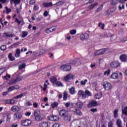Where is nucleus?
Here are the masks:
<instances>
[{"label":"nucleus","mask_w":127,"mask_h":127,"mask_svg":"<svg viewBox=\"0 0 127 127\" xmlns=\"http://www.w3.org/2000/svg\"><path fill=\"white\" fill-rule=\"evenodd\" d=\"M59 115L63 118V120L64 122L68 123V122H70L71 121V116L69 115L68 111L66 109L61 110L59 112Z\"/></svg>","instance_id":"nucleus-1"},{"label":"nucleus","mask_w":127,"mask_h":127,"mask_svg":"<svg viewBox=\"0 0 127 127\" xmlns=\"http://www.w3.org/2000/svg\"><path fill=\"white\" fill-rule=\"evenodd\" d=\"M21 123L23 127H28L32 124V121L29 119H25L22 120Z\"/></svg>","instance_id":"nucleus-2"},{"label":"nucleus","mask_w":127,"mask_h":127,"mask_svg":"<svg viewBox=\"0 0 127 127\" xmlns=\"http://www.w3.org/2000/svg\"><path fill=\"white\" fill-rule=\"evenodd\" d=\"M72 69V67L70 65L63 64L61 66V69L66 72H69Z\"/></svg>","instance_id":"nucleus-3"},{"label":"nucleus","mask_w":127,"mask_h":127,"mask_svg":"<svg viewBox=\"0 0 127 127\" xmlns=\"http://www.w3.org/2000/svg\"><path fill=\"white\" fill-rule=\"evenodd\" d=\"M89 34L87 33L83 34L81 33L80 35L79 38L81 41H84V40H88L89 39Z\"/></svg>","instance_id":"nucleus-4"},{"label":"nucleus","mask_w":127,"mask_h":127,"mask_svg":"<svg viewBox=\"0 0 127 127\" xmlns=\"http://www.w3.org/2000/svg\"><path fill=\"white\" fill-rule=\"evenodd\" d=\"M110 66L111 68H118V67H120V66H121V64L119 61H115L111 63Z\"/></svg>","instance_id":"nucleus-5"},{"label":"nucleus","mask_w":127,"mask_h":127,"mask_svg":"<svg viewBox=\"0 0 127 127\" xmlns=\"http://www.w3.org/2000/svg\"><path fill=\"white\" fill-rule=\"evenodd\" d=\"M101 104H99V103H97V101L95 100H92L87 105L88 108H92V107H97V106H100Z\"/></svg>","instance_id":"nucleus-6"},{"label":"nucleus","mask_w":127,"mask_h":127,"mask_svg":"<svg viewBox=\"0 0 127 127\" xmlns=\"http://www.w3.org/2000/svg\"><path fill=\"white\" fill-rule=\"evenodd\" d=\"M103 86L106 91H110L112 89V84L109 82L103 83Z\"/></svg>","instance_id":"nucleus-7"},{"label":"nucleus","mask_w":127,"mask_h":127,"mask_svg":"<svg viewBox=\"0 0 127 127\" xmlns=\"http://www.w3.org/2000/svg\"><path fill=\"white\" fill-rule=\"evenodd\" d=\"M73 78H74V75L69 74L64 76V81H65V82H70V81H71V80H72Z\"/></svg>","instance_id":"nucleus-8"},{"label":"nucleus","mask_w":127,"mask_h":127,"mask_svg":"<svg viewBox=\"0 0 127 127\" xmlns=\"http://www.w3.org/2000/svg\"><path fill=\"white\" fill-rule=\"evenodd\" d=\"M20 88V86H19L18 85H15L11 87H9L7 89V91L12 92V91H14V90H18V89H19Z\"/></svg>","instance_id":"nucleus-9"},{"label":"nucleus","mask_w":127,"mask_h":127,"mask_svg":"<svg viewBox=\"0 0 127 127\" xmlns=\"http://www.w3.org/2000/svg\"><path fill=\"white\" fill-rule=\"evenodd\" d=\"M106 50H107V49H104L102 51V50H99L95 53V56H98L99 55H104L106 52Z\"/></svg>","instance_id":"nucleus-10"},{"label":"nucleus","mask_w":127,"mask_h":127,"mask_svg":"<svg viewBox=\"0 0 127 127\" xmlns=\"http://www.w3.org/2000/svg\"><path fill=\"white\" fill-rule=\"evenodd\" d=\"M49 121H52V122H57L59 120V117L58 116H50L48 117Z\"/></svg>","instance_id":"nucleus-11"},{"label":"nucleus","mask_w":127,"mask_h":127,"mask_svg":"<svg viewBox=\"0 0 127 127\" xmlns=\"http://www.w3.org/2000/svg\"><path fill=\"white\" fill-rule=\"evenodd\" d=\"M23 77L21 76H18L16 79H14L12 80L11 85H13V83H17L19 82V81H21L22 80Z\"/></svg>","instance_id":"nucleus-12"},{"label":"nucleus","mask_w":127,"mask_h":127,"mask_svg":"<svg viewBox=\"0 0 127 127\" xmlns=\"http://www.w3.org/2000/svg\"><path fill=\"white\" fill-rule=\"evenodd\" d=\"M13 118L14 120H19L22 118V114L19 112H17L13 115Z\"/></svg>","instance_id":"nucleus-13"},{"label":"nucleus","mask_w":127,"mask_h":127,"mask_svg":"<svg viewBox=\"0 0 127 127\" xmlns=\"http://www.w3.org/2000/svg\"><path fill=\"white\" fill-rule=\"evenodd\" d=\"M4 103L8 105H13L15 103V100L13 99H6L4 100Z\"/></svg>","instance_id":"nucleus-14"},{"label":"nucleus","mask_w":127,"mask_h":127,"mask_svg":"<svg viewBox=\"0 0 127 127\" xmlns=\"http://www.w3.org/2000/svg\"><path fill=\"white\" fill-rule=\"evenodd\" d=\"M83 105L84 104L82 102H78L75 104L77 109H78L79 110H81V109L83 108Z\"/></svg>","instance_id":"nucleus-15"},{"label":"nucleus","mask_w":127,"mask_h":127,"mask_svg":"<svg viewBox=\"0 0 127 127\" xmlns=\"http://www.w3.org/2000/svg\"><path fill=\"white\" fill-rule=\"evenodd\" d=\"M35 121H37V122H39L40 121H42L43 120H44V116L41 115H38L36 117H35Z\"/></svg>","instance_id":"nucleus-16"},{"label":"nucleus","mask_w":127,"mask_h":127,"mask_svg":"<svg viewBox=\"0 0 127 127\" xmlns=\"http://www.w3.org/2000/svg\"><path fill=\"white\" fill-rule=\"evenodd\" d=\"M120 59L122 62H127V57L126 55H121L120 57Z\"/></svg>","instance_id":"nucleus-17"},{"label":"nucleus","mask_w":127,"mask_h":127,"mask_svg":"<svg viewBox=\"0 0 127 127\" xmlns=\"http://www.w3.org/2000/svg\"><path fill=\"white\" fill-rule=\"evenodd\" d=\"M19 111V107L16 105H14L12 107H11V111L15 112H18Z\"/></svg>","instance_id":"nucleus-18"},{"label":"nucleus","mask_w":127,"mask_h":127,"mask_svg":"<svg viewBox=\"0 0 127 127\" xmlns=\"http://www.w3.org/2000/svg\"><path fill=\"white\" fill-rule=\"evenodd\" d=\"M53 5V4L52 2L43 3V6H44V7H50V6H52Z\"/></svg>","instance_id":"nucleus-19"},{"label":"nucleus","mask_w":127,"mask_h":127,"mask_svg":"<svg viewBox=\"0 0 127 127\" xmlns=\"http://www.w3.org/2000/svg\"><path fill=\"white\" fill-rule=\"evenodd\" d=\"M39 127H48V123L46 122H41L39 124Z\"/></svg>","instance_id":"nucleus-20"},{"label":"nucleus","mask_w":127,"mask_h":127,"mask_svg":"<svg viewBox=\"0 0 127 127\" xmlns=\"http://www.w3.org/2000/svg\"><path fill=\"white\" fill-rule=\"evenodd\" d=\"M96 5H98V2H95L93 4H91L88 6L87 8L88 10H91V9H93V8L95 7Z\"/></svg>","instance_id":"nucleus-21"},{"label":"nucleus","mask_w":127,"mask_h":127,"mask_svg":"<svg viewBox=\"0 0 127 127\" xmlns=\"http://www.w3.org/2000/svg\"><path fill=\"white\" fill-rule=\"evenodd\" d=\"M50 81L52 84H56V82H57V77L53 76L50 78Z\"/></svg>","instance_id":"nucleus-22"},{"label":"nucleus","mask_w":127,"mask_h":127,"mask_svg":"<svg viewBox=\"0 0 127 127\" xmlns=\"http://www.w3.org/2000/svg\"><path fill=\"white\" fill-rule=\"evenodd\" d=\"M74 113L75 115H77V116H82L83 115V114L82 113V112H81V110H80L79 109H75V111H74Z\"/></svg>","instance_id":"nucleus-23"},{"label":"nucleus","mask_w":127,"mask_h":127,"mask_svg":"<svg viewBox=\"0 0 127 127\" xmlns=\"http://www.w3.org/2000/svg\"><path fill=\"white\" fill-rule=\"evenodd\" d=\"M121 1L120 0H112L111 1V4L112 5H117L118 3H120Z\"/></svg>","instance_id":"nucleus-24"},{"label":"nucleus","mask_w":127,"mask_h":127,"mask_svg":"<svg viewBox=\"0 0 127 127\" xmlns=\"http://www.w3.org/2000/svg\"><path fill=\"white\" fill-rule=\"evenodd\" d=\"M15 56L16 58H18V57H20V50H19V49H17L16 50Z\"/></svg>","instance_id":"nucleus-25"},{"label":"nucleus","mask_w":127,"mask_h":127,"mask_svg":"<svg viewBox=\"0 0 127 127\" xmlns=\"http://www.w3.org/2000/svg\"><path fill=\"white\" fill-rule=\"evenodd\" d=\"M111 78L112 79H119V75L118 73L114 72L111 75Z\"/></svg>","instance_id":"nucleus-26"},{"label":"nucleus","mask_w":127,"mask_h":127,"mask_svg":"<svg viewBox=\"0 0 127 127\" xmlns=\"http://www.w3.org/2000/svg\"><path fill=\"white\" fill-rule=\"evenodd\" d=\"M102 97H103V94L101 93H98L95 95V99L98 100H100Z\"/></svg>","instance_id":"nucleus-27"},{"label":"nucleus","mask_w":127,"mask_h":127,"mask_svg":"<svg viewBox=\"0 0 127 127\" xmlns=\"http://www.w3.org/2000/svg\"><path fill=\"white\" fill-rule=\"evenodd\" d=\"M64 3H65V2H64V1H59L58 2H57V3H55L54 4V5H57V6H59L60 5H62V4H64Z\"/></svg>","instance_id":"nucleus-28"},{"label":"nucleus","mask_w":127,"mask_h":127,"mask_svg":"<svg viewBox=\"0 0 127 127\" xmlns=\"http://www.w3.org/2000/svg\"><path fill=\"white\" fill-rule=\"evenodd\" d=\"M77 62H78V60H71L69 62V64L70 65H76L77 64Z\"/></svg>","instance_id":"nucleus-29"},{"label":"nucleus","mask_w":127,"mask_h":127,"mask_svg":"<svg viewBox=\"0 0 127 127\" xmlns=\"http://www.w3.org/2000/svg\"><path fill=\"white\" fill-rule=\"evenodd\" d=\"M55 84L57 87H64L63 83L61 81H57Z\"/></svg>","instance_id":"nucleus-30"},{"label":"nucleus","mask_w":127,"mask_h":127,"mask_svg":"<svg viewBox=\"0 0 127 127\" xmlns=\"http://www.w3.org/2000/svg\"><path fill=\"white\" fill-rule=\"evenodd\" d=\"M51 106L53 109L57 108V107H58V103L57 102H54L53 103L51 104Z\"/></svg>","instance_id":"nucleus-31"},{"label":"nucleus","mask_w":127,"mask_h":127,"mask_svg":"<svg viewBox=\"0 0 127 127\" xmlns=\"http://www.w3.org/2000/svg\"><path fill=\"white\" fill-rule=\"evenodd\" d=\"M67 98H68V93H67V92L64 91V96H63L64 101H66L67 100Z\"/></svg>","instance_id":"nucleus-32"},{"label":"nucleus","mask_w":127,"mask_h":127,"mask_svg":"<svg viewBox=\"0 0 127 127\" xmlns=\"http://www.w3.org/2000/svg\"><path fill=\"white\" fill-rule=\"evenodd\" d=\"M69 93L71 95H74L75 94V88L72 87L69 89Z\"/></svg>","instance_id":"nucleus-33"},{"label":"nucleus","mask_w":127,"mask_h":127,"mask_svg":"<svg viewBox=\"0 0 127 127\" xmlns=\"http://www.w3.org/2000/svg\"><path fill=\"white\" fill-rule=\"evenodd\" d=\"M8 57L10 61H14V60H15V59L12 57V54H11V53L9 54Z\"/></svg>","instance_id":"nucleus-34"},{"label":"nucleus","mask_w":127,"mask_h":127,"mask_svg":"<svg viewBox=\"0 0 127 127\" xmlns=\"http://www.w3.org/2000/svg\"><path fill=\"white\" fill-rule=\"evenodd\" d=\"M118 113H119V109H115L114 112V118L115 119L118 118Z\"/></svg>","instance_id":"nucleus-35"},{"label":"nucleus","mask_w":127,"mask_h":127,"mask_svg":"<svg viewBox=\"0 0 127 127\" xmlns=\"http://www.w3.org/2000/svg\"><path fill=\"white\" fill-rule=\"evenodd\" d=\"M12 2H13L14 4H19L20 3V0H10Z\"/></svg>","instance_id":"nucleus-36"},{"label":"nucleus","mask_w":127,"mask_h":127,"mask_svg":"<svg viewBox=\"0 0 127 127\" xmlns=\"http://www.w3.org/2000/svg\"><path fill=\"white\" fill-rule=\"evenodd\" d=\"M86 83H88V80L85 79L84 80H81L80 81V85L82 86H85L86 85Z\"/></svg>","instance_id":"nucleus-37"},{"label":"nucleus","mask_w":127,"mask_h":127,"mask_svg":"<svg viewBox=\"0 0 127 127\" xmlns=\"http://www.w3.org/2000/svg\"><path fill=\"white\" fill-rule=\"evenodd\" d=\"M26 65L25 64H23L19 66V70H22V69H24L25 68Z\"/></svg>","instance_id":"nucleus-38"},{"label":"nucleus","mask_w":127,"mask_h":127,"mask_svg":"<svg viewBox=\"0 0 127 127\" xmlns=\"http://www.w3.org/2000/svg\"><path fill=\"white\" fill-rule=\"evenodd\" d=\"M98 26L99 27H101V29L103 30V29L105 28V24H103L102 22H100L98 24Z\"/></svg>","instance_id":"nucleus-39"},{"label":"nucleus","mask_w":127,"mask_h":127,"mask_svg":"<svg viewBox=\"0 0 127 127\" xmlns=\"http://www.w3.org/2000/svg\"><path fill=\"white\" fill-rule=\"evenodd\" d=\"M39 113H40V111L35 110V111L34 112V116L35 118L37 117L38 116H39Z\"/></svg>","instance_id":"nucleus-40"},{"label":"nucleus","mask_w":127,"mask_h":127,"mask_svg":"<svg viewBox=\"0 0 127 127\" xmlns=\"http://www.w3.org/2000/svg\"><path fill=\"white\" fill-rule=\"evenodd\" d=\"M4 35H5L6 37H13L14 34L12 33H4Z\"/></svg>","instance_id":"nucleus-41"},{"label":"nucleus","mask_w":127,"mask_h":127,"mask_svg":"<svg viewBox=\"0 0 127 127\" xmlns=\"http://www.w3.org/2000/svg\"><path fill=\"white\" fill-rule=\"evenodd\" d=\"M23 96H24V94L23 93H21L17 96H16L14 97V99H20Z\"/></svg>","instance_id":"nucleus-42"},{"label":"nucleus","mask_w":127,"mask_h":127,"mask_svg":"<svg viewBox=\"0 0 127 127\" xmlns=\"http://www.w3.org/2000/svg\"><path fill=\"white\" fill-rule=\"evenodd\" d=\"M28 35V33L26 31H23L22 32V38H24V37H26Z\"/></svg>","instance_id":"nucleus-43"},{"label":"nucleus","mask_w":127,"mask_h":127,"mask_svg":"<svg viewBox=\"0 0 127 127\" xmlns=\"http://www.w3.org/2000/svg\"><path fill=\"white\" fill-rule=\"evenodd\" d=\"M48 85H50L49 83H44V87L43 88V91H46V90H47V86H48Z\"/></svg>","instance_id":"nucleus-44"},{"label":"nucleus","mask_w":127,"mask_h":127,"mask_svg":"<svg viewBox=\"0 0 127 127\" xmlns=\"http://www.w3.org/2000/svg\"><path fill=\"white\" fill-rule=\"evenodd\" d=\"M85 95H86V96H87L88 97H91V96H92V93H91L90 91H89V90H85Z\"/></svg>","instance_id":"nucleus-45"},{"label":"nucleus","mask_w":127,"mask_h":127,"mask_svg":"<svg viewBox=\"0 0 127 127\" xmlns=\"http://www.w3.org/2000/svg\"><path fill=\"white\" fill-rule=\"evenodd\" d=\"M103 7H104V5H103V4H101V5L99 7L97 8L96 9L95 11H96V12H99V11H100V10H101L103 8Z\"/></svg>","instance_id":"nucleus-46"},{"label":"nucleus","mask_w":127,"mask_h":127,"mask_svg":"<svg viewBox=\"0 0 127 127\" xmlns=\"http://www.w3.org/2000/svg\"><path fill=\"white\" fill-rule=\"evenodd\" d=\"M3 78L5 79V80H8V79H10V75L8 74V73H6L5 76H4Z\"/></svg>","instance_id":"nucleus-47"},{"label":"nucleus","mask_w":127,"mask_h":127,"mask_svg":"<svg viewBox=\"0 0 127 127\" xmlns=\"http://www.w3.org/2000/svg\"><path fill=\"white\" fill-rule=\"evenodd\" d=\"M0 49L1 51H4V50H6V45H2L0 47Z\"/></svg>","instance_id":"nucleus-48"},{"label":"nucleus","mask_w":127,"mask_h":127,"mask_svg":"<svg viewBox=\"0 0 127 127\" xmlns=\"http://www.w3.org/2000/svg\"><path fill=\"white\" fill-rule=\"evenodd\" d=\"M5 68L2 67V68H0V76H1V74L4 73L5 72Z\"/></svg>","instance_id":"nucleus-49"},{"label":"nucleus","mask_w":127,"mask_h":127,"mask_svg":"<svg viewBox=\"0 0 127 127\" xmlns=\"http://www.w3.org/2000/svg\"><path fill=\"white\" fill-rule=\"evenodd\" d=\"M5 8L6 9L7 14H8L9 12H11V9L8 8L7 6H6Z\"/></svg>","instance_id":"nucleus-50"},{"label":"nucleus","mask_w":127,"mask_h":127,"mask_svg":"<svg viewBox=\"0 0 127 127\" xmlns=\"http://www.w3.org/2000/svg\"><path fill=\"white\" fill-rule=\"evenodd\" d=\"M15 22H17V23L18 24V25H19V24H20V23H21V22H22V21H23V20H21L19 21L18 19H17V18H15Z\"/></svg>","instance_id":"nucleus-51"},{"label":"nucleus","mask_w":127,"mask_h":127,"mask_svg":"<svg viewBox=\"0 0 127 127\" xmlns=\"http://www.w3.org/2000/svg\"><path fill=\"white\" fill-rule=\"evenodd\" d=\"M110 73H111V70H110V69H108L107 70L104 72V75H110Z\"/></svg>","instance_id":"nucleus-52"},{"label":"nucleus","mask_w":127,"mask_h":127,"mask_svg":"<svg viewBox=\"0 0 127 127\" xmlns=\"http://www.w3.org/2000/svg\"><path fill=\"white\" fill-rule=\"evenodd\" d=\"M127 41V37H124L123 38L121 39V42H126Z\"/></svg>","instance_id":"nucleus-53"},{"label":"nucleus","mask_w":127,"mask_h":127,"mask_svg":"<svg viewBox=\"0 0 127 127\" xmlns=\"http://www.w3.org/2000/svg\"><path fill=\"white\" fill-rule=\"evenodd\" d=\"M49 30H50V32H53V31L56 30V28H54V27H52L49 28Z\"/></svg>","instance_id":"nucleus-54"},{"label":"nucleus","mask_w":127,"mask_h":127,"mask_svg":"<svg viewBox=\"0 0 127 127\" xmlns=\"http://www.w3.org/2000/svg\"><path fill=\"white\" fill-rule=\"evenodd\" d=\"M76 30H75V29L71 30L70 31V34H72V35L76 34Z\"/></svg>","instance_id":"nucleus-55"},{"label":"nucleus","mask_w":127,"mask_h":127,"mask_svg":"<svg viewBox=\"0 0 127 127\" xmlns=\"http://www.w3.org/2000/svg\"><path fill=\"white\" fill-rule=\"evenodd\" d=\"M33 9L34 10H36V11L38 10V9H39V6L37 5H35L34 6Z\"/></svg>","instance_id":"nucleus-56"},{"label":"nucleus","mask_w":127,"mask_h":127,"mask_svg":"<svg viewBox=\"0 0 127 127\" xmlns=\"http://www.w3.org/2000/svg\"><path fill=\"white\" fill-rule=\"evenodd\" d=\"M108 127H114V124L113 123V122L110 121L108 123Z\"/></svg>","instance_id":"nucleus-57"},{"label":"nucleus","mask_w":127,"mask_h":127,"mask_svg":"<svg viewBox=\"0 0 127 127\" xmlns=\"http://www.w3.org/2000/svg\"><path fill=\"white\" fill-rule=\"evenodd\" d=\"M26 106H32V103H31V102L30 101H27L25 103Z\"/></svg>","instance_id":"nucleus-58"},{"label":"nucleus","mask_w":127,"mask_h":127,"mask_svg":"<svg viewBox=\"0 0 127 127\" xmlns=\"http://www.w3.org/2000/svg\"><path fill=\"white\" fill-rule=\"evenodd\" d=\"M83 94H84V91H82V90H80L78 91V96H82L83 95Z\"/></svg>","instance_id":"nucleus-59"},{"label":"nucleus","mask_w":127,"mask_h":127,"mask_svg":"<svg viewBox=\"0 0 127 127\" xmlns=\"http://www.w3.org/2000/svg\"><path fill=\"white\" fill-rule=\"evenodd\" d=\"M70 102H66V103L64 104L65 108H69V107H70Z\"/></svg>","instance_id":"nucleus-60"},{"label":"nucleus","mask_w":127,"mask_h":127,"mask_svg":"<svg viewBox=\"0 0 127 127\" xmlns=\"http://www.w3.org/2000/svg\"><path fill=\"white\" fill-rule=\"evenodd\" d=\"M97 108H92L90 109V112H92V113H96V112H97Z\"/></svg>","instance_id":"nucleus-61"},{"label":"nucleus","mask_w":127,"mask_h":127,"mask_svg":"<svg viewBox=\"0 0 127 127\" xmlns=\"http://www.w3.org/2000/svg\"><path fill=\"white\" fill-rule=\"evenodd\" d=\"M45 33H47V34H49V33H51L49 28H47V29L45 30Z\"/></svg>","instance_id":"nucleus-62"},{"label":"nucleus","mask_w":127,"mask_h":127,"mask_svg":"<svg viewBox=\"0 0 127 127\" xmlns=\"http://www.w3.org/2000/svg\"><path fill=\"white\" fill-rule=\"evenodd\" d=\"M35 0H30L29 1L30 4L33 5L35 3Z\"/></svg>","instance_id":"nucleus-63"},{"label":"nucleus","mask_w":127,"mask_h":127,"mask_svg":"<svg viewBox=\"0 0 127 127\" xmlns=\"http://www.w3.org/2000/svg\"><path fill=\"white\" fill-rule=\"evenodd\" d=\"M60 127L59 124H58V123L54 124L53 126V127Z\"/></svg>","instance_id":"nucleus-64"}]
</instances>
